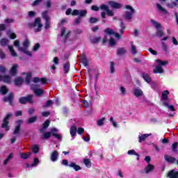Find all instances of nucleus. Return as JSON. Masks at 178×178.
Listing matches in <instances>:
<instances>
[{
	"mask_svg": "<svg viewBox=\"0 0 178 178\" xmlns=\"http://www.w3.org/2000/svg\"><path fill=\"white\" fill-rule=\"evenodd\" d=\"M29 27H37L35 29V33H38L42 30V24H41V18L38 17L35 19V22L33 24H28Z\"/></svg>",
	"mask_w": 178,
	"mask_h": 178,
	"instance_id": "5",
	"label": "nucleus"
},
{
	"mask_svg": "<svg viewBox=\"0 0 178 178\" xmlns=\"http://www.w3.org/2000/svg\"><path fill=\"white\" fill-rule=\"evenodd\" d=\"M0 73H6V67L3 65H0Z\"/></svg>",
	"mask_w": 178,
	"mask_h": 178,
	"instance_id": "58",
	"label": "nucleus"
},
{
	"mask_svg": "<svg viewBox=\"0 0 178 178\" xmlns=\"http://www.w3.org/2000/svg\"><path fill=\"white\" fill-rule=\"evenodd\" d=\"M40 163V160L38 159H35L33 163L31 164V166H37Z\"/></svg>",
	"mask_w": 178,
	"mask_h": 178,
	"instance_id": "59",
	"label": "nucleus"
},
{
	"mask_svg": "<svg viewBox=\"0 0 178 178\" xmlns=\"http://www.w3.org/2000/svg\"><path fill=\"white\" fill-rule=\"evenodd\" d=\"M22 123H23V121L22 120H19L18 121H17V126L15 127L14 131L13 133V134H14V136H19V134H20V127L22 126Z\"/></svg>",
	"mask_w": 178,
	"mask_h": 178,
	"instance_id": "14",
	"label": "nucleus"
},
{
	"mask_svg": "<svg viewBox=\"0 0 178 178\" xmlns=\"http://www.w3.org/2000/svg\"><path fill=\"white\" fill-rule=\"evenodd\" d=\"M39 149L38 145H34L32 147V151H33L34 154H38Z\"/></svg>",
	"mask_w": 178,
	"mask_h": 178,
	"instance_id": "48",
	"label": "nucleus"
},
{
	"mask_svg": "<svg viewBox=\"0 0 178 178\" xmlns=\"http://www.w3.org/2000/svg\"><path fill=\"white\" fill-rule=\"evenodd\" d=\"M134 94L136 97H141L143 94V90L140 88H136L134 90Z\"/></svg>",
	"mask_w": 178,
	"mask_h": 178,
	"instance_id": "21",
	"label": "nucleus"
},
{
	"mask_svg": "<svg viewBox=\"0 0 178 178\" xmlns=\"http://www.w3.org/2000/svg\"><path fill=\"white\" fill-rule=\"evenodd\" d=\"M156 6L157 8V10H159V12H161V13H164V15H168V10H166V9H165L163 7H162V6L159 3H156Z\"/></svg>",
	"mask_w": 178,
	"mask_h": 178,
	"instance_id": "20",
	"label": "nucleus"
},
{
	"mask_svg": "<svg viewBox=\"0 0 178 178\" xmlns=\"http://www.w3.org/2000/svg\"><path fill=\"white\" fill-rule=\"evenodd\" d=\"M15 86H22V84H23V78H22L21 76L17 77L15 79Z\"/></svg>",
	"mask_w": 178,
	"mask_h": 178,
	"instance_id": "30",
	"label": "nucleus"
},
{
	"mask_svg": "<svg viewBox=\"0 0 178 178\" xmlns=\"http://www.w3.org/2000/svg\"><path fill=\"white\" fill-rule=\"evenodd\" d=\"M125 8L127 9V11H125L124 17L126 20H131L133 19V15L136 13V10L130 5H127Z\"/></svg>",
	"mask_w": 178,
	"mask_h": 178,
	"instance_id": "4",
	"label": "nucleus"
},
{
	"mask_svg": "<svg viewBox=\"0 0 178 178\" xmlns=\"http://www.w3.org/2000/svg\"><path fill=\"white\" fill-rule=\"evenodd\" d=\"M8 44H9V40H8V38H2L0 40V45H1V47H6Z\"/></svg>",
	"mask_w": 178,
	"mask_h": 178,
	"instance_id": "34",
	"label": "nucleus"
},
{
	"mask_svg": "<svg viewBox=\"0 0 178 178\" xmlns=\"http://www.w3.org/2000/svg\"><path fill=\"white\" fill-rule=\"evenodd\" d=\"M110 65L111 73H115V63L110 62Z\"/></svg>",
	"mask_w": 178,
	"mask_h": 178,
	"instance_id": "49",
	"label": "nucleus"
},
{
	"mask_svg": "<svg viewBox=\"0 0 178 178\" xmlns=\"http://www.w3.org/2000/svg\"><path fill=\"white\" fill-rule=\"evenodd\" d=\"M167 176L170 178H178V172L175 171V170H172L168 173Z\"/></svg>",
	"mask_w": 178,
	"mask_h": 178,
	"instance_id": "19",
	"label": "nucleus"
},
{
	"mask_svg": "<svg viewBox=\"0 0 178 178\" xmlns=\"http://www.w3.org/2000/svg\"><path fill=\"white\" fill-rule=\"evenodd\" d=\"M33 92L37 97H42V95L44 94V90H42L41 88H38L36 90H35V91Z\"/></svg>",
	"mask_w": 178,
	"mask_h": 178,
	"instance_id": "26",
	"label": "nucleus"
},
{
	"mask_svg": "<svg viewBox=\"0 0 178 178\" xmlns=\"http://www.w3.org/2000/svg\"><path fill=\"white\" fill-rule=\"evenodd\" d=\"M64 72H65V73H69V71L70 70V63H66L64 65Z\"/></svg>",
	"mask_w": 178,
	"mask_h": 178,
	"instance_id": "42",
	"label": "nucleus"
},
{
	"mask_svg": "<svg viewBox=\"0 0 178 178\" xmlns=\"http://www.w3.org/2000/svg\"><path fill=\"white\" fill-rule=\"evenodd\" d=\"M34 97V95H29L27 97H22L21 98H19V104H22L23 105H26V104H27V102H29V104H33V97Z\"/></svg>",
	"mask_w": 178,
	"mask_h": 178,
	"instance_id": "11",
	"label": "nucleus"
},
{
	"mask_svg": "<svg viewBox=\"0 0 178 178\" xmlns=\"http://www.w3.org/2000/svg\"><path fill=\"white\" fill-rule=\"evenodd\" d=\"M77 133V127H76V125H72L70 127V135L72 136V137H74V136H76Z\"/></svg>",
	"mask_w": 178,
	"mask_h": 178,
	"instance_id": "24",
	"label": "nucleus"
},
{
	"mask_svg": "<svg viewBox=\"0 0 178 178\" xmlns=\"http://www.w3.org/2000/svg\"><path fill=\"white\" fill-rule=\"evenodd\" d=\"M100 9L102 10H105L107 16H109L110 17L115 16V12H113V10L109 9V6H108L105 4H102L100 6Z\"/></svg>",
	"mask_w": 178,
	"mask_h": 178,
	"instance_id": "12",
	"label": "nucleus"
},
{
	"mask_svg": "<svg viewBox=\"0 0 178 178\" xmlns=\"http://www.w3.org/2000/svg\"><path fill=\"white\" fill-rule=\"evenodd\" d=\"M8 49L11 54V56H14L15 58H17L18 56L17 53H16L15 49H13V46L8 45Z\"/></svg>",
	"mask_w": 178,
	"mask_h": 178,
	"instance_id": "31",
	"label": "nucleus"
},
{
	"mask_svg": "<svg viewBox=\"0 0 178 178\" xmlns=\"http://www.w3.org/2000/svg\"><path fill=\"white\" fill-rule=\"evenodd\" d=\"M78 134H83L84 133V128H79L78 130L76 129Z\"/></svg>",
	"mask_w": 178,
	"mask_h": 178,
	"instance_id": "64",
	"label": "nucleus"
},
{
	"mask_svg": "<svg viewBox=\"0 0 178 178\" xmlns=\"http://www.w3.org/2000/svg\"><path fill=\"white\" fill-rule=\"evenodd\" d=\"M156 63H159V66H166L169 63L168 61H163L161 60H156Z\"/></svg>",
	"mask_w": 178,
	"mask_h": 178,
	"instance_id": "41",
	"label": "nucleus"
},
{
	"mask_svg": "<svg viewBox=\"0 0 178 178\" xmlns=\"http://www.w3.org/2000/svg\"><path fill=\"white\" fill-rule=\"evenodd\" d=\"M104 121H105V118H102L101 120H99V121H97V124H98V126H103Z\"/></svg>",
	"mask_w": 178,
	"mask_h": 178,
	"instance_id": "57",
	"label": "nucleus"
},
{
	"mask_svg": "<svg viewBox=\"0 0 178 178\" xmlns=\"http://www.w3.org/2000/svg\"><path fill=\"white\" fill-rule=\"evenodd\" d=\"M131 52L133 55L137 54V47L133 44V42L131 43Z\"/></svg>",
	"mask_w": 178,
	"mask_h": 178,
	"instance_id": "40",
	"label": "nucleus"
},
{
	"mask_svg": "<svg viewBox=\"0 0 178 178\" xmlns=\"http://www.w3.org/2000/svg\"><path fill=\"white\" fill-rule=\"evenodd\" d=\"M3 100L4 102H9L10 105H13V93H10L8 97H4Z\"/></svg>",
	"mask_w": 178,
	"mask_h": 178,
	"instance_id": "15",
	"label": "nucleus"
},
{
	"mask_svg": "<svg viewBox=\"0 0 178 178\" xmlns=\"http://www.w3.org/2000/svg\"><path fill=\"white\" fill-rule=\"evenodd\" d=\"M164 159L168 162V163H175L176 161V158L172 157L168 154H165L164 156Z\"/></svg>",
	"mask_w": 178,
	"mask_h": 178,
	"instance_id": "17",
	"label": "nucleus"
},
{
	"mask_svg": "<svg viewBox=\"0 0 178 178\" xmlns=\"http://www.w3.org/2000/svg\"><path fill=\"white\" fill-rule=\"evenodd\" d=\"M177 145H178L177 142H175L172 145V149L173 152H177Z\"/></svg>",
	"mask_w": 178,
	"mask_h": 178,
	"instance_id": "47",
	"label": "nucleus"
},
{
	"mask_svg": "<svg viewBox=\"0 0 178 178\" xmlns=\"http://www.w3.org/2000/svg\"><path fill=\"white\" fill-rule=\"evenodd\" d=\"M43 19L45 20L44 29L48 30L51 27V18L48 16V10H45L42 13Z\"/></svg>",
	"mask_w": 178,
	"mask_h": 178,
	"instance_id": "9",
	"label": "nucleus"
},
{
	"mask_svg": "<svg viewBox=\"0 0 178 178\" xmlns=\"http://www.w3.org/2000/svg\"><path fill=\"white\" fill-rule=\"evenodd\" d=\"M40 47H41V45L40 44V43H36L33 48V51L34 52H37V51H38V49H40Z\"/></svg>",
	"mask_w": 178,
	"mask_h": 178,
	"instance_id": "52",
	"label": "nucleus"
},
{
	"mask_svg": "<svg viewBox=\"0 0 178 178\" xmlns=\"http://www.w3.org/2000/svg\"><path fill=\"white\" fill-rule=\"evenodd\" d=\"M107 3L111 7V9H122L123 8V4L114 1H109Z\"/></svg>",
	"mask_w": 178,
	"mask_h": 178,
	"instance_id": "13",
	"label": "nucleus"
},
{
	"mask_svg": "<svg viewBox=\"0 0 178 178\" xmlns=\"http://www.w3.org/2000/svg\"><path fill=\"white\" fill-rule=\"evenodd\" d=\"M154 165L149 163L147 165V166L145 167V173H147V175H148V173L152 172V170H154Z\"/></svg>",
	"mask_w": 178,
	"mask_h": 178,
	"instance_id": "22",
	"label": "nucleus"
},
{
	"mask_svg": "<svg viewBox=\"0 0 178 178\" xmlns=\"http://www.w3.org/2000/svg\"><path fill=\"white\" fill-rule=\"evenodd\" d=\"M99 19L97 17H90L89 19V22L91 24L97 23V22H99Z\"/></svg>",
	"mask_w": 178,
	"mask_h": 178,
	"instance_id": "50",
	"label": "nucleus"
},
{
	"mask_svg": "<svg viewBox=\"0 0 178 178\" xmlns=\"http://www.w3.org/2000/svg\"><path fill=\"white\" fill-rule=\"evenodd\" d=\"M70 31H67L65 27H62L60 30V33L58 36V38H60V37L63 38V42L64 44H66V41L67 38L70 37Z\"/></svg>",
	"mask_w": 178,
	"mask_h": 178,
	"instance_id": "6",
	"label": "nucleus"
},
{
	"mask_svg": "<svg viewBox=\"0 0 178 178\" xmlns=\"http://www.w3.org/2000/svg\"><path fill=\"white\" fill-rule=\"evenodd\" d=\"M70 168H73L74 169V170H76V172L79 171V170H81V167H80V165H76V163H71L69 165Z\"/></svg>",
	"mask_w": 178,
	"mask_h": 178,
	"instance_id": "33",
	"label": "nucleus"
},
{
	"mask_svg": "<svg viewBox=\"0 0 178 178\" xmlns=\"http://www.w3.org/2000/svg\"><path fill=\"white\" fill-rule=\"evenodd\" d=\"M165 72L163 70V68L161 65H157L156 67L153 70V73H163Z\"/></svg>",
	"mask_w": 178,
	"mask_h": 178,
	"instance_id": "25",
	"label": "nucleus"
},
{
	"mask_svg": "<svg viewBox=\"0 0 178 178\" xmlns=\"http://www.w3.org/2000/svg\"><path fill=\"white\" fill-rule=\"evenodd\" d=\"M23 48H25L26 51H27V47H30V41H29V39H26L24 42H23Z\"/></svg>",
	"mask_w": 178,
	"mask_h": 178,
	"instance_id": "45",
	"label": "nucleus"
},
{
	"mask_svg": "<svg viewBox=\"0 0 178 178\" xmlns=\"http://www.w3.org/2000/svg\"><path fill=\"white\" fill-rule=\"evenodd\" d=\"M143 77L147 83H151V76H149L148 74H143Z\"/></svg>",
	"mask_w": 178,
	"mask_h": 178,
	"instance_id": "38",
	"label": "nucleus"
},
{
	"mask_svg": "<svg viewBox=\"0 0 178 178\" xmlns=\"http://www.w3.org/2000/svg\"><path fill=\"white\" fill-rule=\"evenodd\" d=\"M12 117V113H8L6 118H4L3 119V122L1 125V127L3 129H6V131H9V126H8V124H9V120L10 119V118Z\"/></svg>",
	"mask_w": 178,
	"mask_h": 178,
	"instance_id": "10",
	"label": "nucleus"
},
{
	"mask_svg": "<svg viewBox=\"0 0 178 178\" xmlns=\"http://www.w3.org/2000/svg\"><path fill=\"white\" fill-rule=\"evenodd\" d=\"M82 104H83L84 108H88V106H90V104H88V102H87L86 100H83L82 102Z\"/></svg>",
	"mask_w": 178,
	"mask_h": 178,
	"instance_id": "63",
	"label": "nucleus"
},
{
	"mask_svg": "<svg viewBox=\"0 0 178 178\" xmlns=\"http://www.w3.org/2000/svg\"><path fill=\"white\" fill-rule=\"evenodd\" d=\"M72 16H79L74 19V24H80L81 19L87 16V10H74L72 11Z\"/></svg>",
	"mask_w": 178,
	"mask_h": 178,
	"instance_id": "2",
	"label": "nucleus"
},
{
	"mask_svg": "<svg viewBox=\"0 0 178 178\" xmlns=\"http://www.w3.org/2000/svg\"><path fill=\"white\" fill-rule=\"evenodd\" d=\"M150 22L152 24H153V26H154V27L157 29V31L156 33V35H157V37H163L164 33H163V31L161 29V24L158 23L154 19H151Z\"/></svg>",
	"mask_w": 178,
	"mask_h": 178,
	"instance_id": "7",
	"label": "nucleus"
},
{
	"mask_svg": "<svg viewBox=\"0 0 178 178\" xmlns=\"http://www.w3.org/2000/svg\"><path fill=\"white\" fill-rule=\"evenodd\" d=\"M100 41L101 37H96L90 39V42H92V44H98V42Z\"/></svg>",
	"mask_w": 178,
	"mask_h": 178,
	"instance_id": "39",
	"label": "nucleus"
},
{
	"mask_svg": "<svg viewBox=\"0 0 178 178\" xmlns=\"http://www.w3.org/2000/svg\"><path fill=\"white\" fill-rule=\"evenodd\" d=\"M168 95H169V91L164 90L161 94V100L165 101L168 99Z\"/></svg>",
	"mask_w": 178,
	"mask_h": 178,
	"instance_id": "35",
	"label": "nucleus"
},
{
	"mask_svg": "<svg viewBox=\"0 0 178 178\" xmlns=\"http://www.w3.org/2000/svg\"><path fill=\"white\" fill-rule=\"evenodd\" d=\"M83 163L86 165V168H91V161L88 159H83Z\"/></svg>",
	"mask_w": 178,
	"mask_h": 178,
	"instance_id": "44",
	"label": "nucleus"
},
{
	"mask_svg": "<svg viewBox=\"0 0 178 178\" xmlns=\"http://www.w3.org/2000/svg\"><path fill=\"white\" fill-rule=\"evenodd\" d=\"M91 10H94L95 12H98V10H99V7H98L97 6H92Z\"/></svg>",
	"mask_w": 178,
	"mask_h": 178,
	"instance_id": "60",
	"label": "nucleus"
},
{
	"mask_svg": "<svg viewBox=\"0 0 178 178\" xmlns=\"http://www.w3.org/2000/svg\"><path fill=\"white\" fill-rule=\"evenodd\" d=\"M19 155L22 159H29V158H30V155H31V152H29L28 153L21 152V153H19Z\"/></svg>",
	"mask_w": 178,
	"mask_h": 178,
	"instance_id": "32",
	"label": "nucleus"
},
{
	"mask_svg": "<svg viewBox=\"0 0 178 178\" xmlns=\"http://www.w3.org/2000/svg\"><path fill=\"white\" fill-rule=\"evenodd\" d=\"M2 81H4V83H10V76L8 75L3 76Z\"/></svg>",
	"mask_w": 178,
	"mask_h": 178,
	"instance_id": "46",
	"label": "nucleus"
},
{
	"mask_svg": "<svg viewBox=\"0 0 178 178\" xmlns=\"http://www.w3.org/2000/svg\"><path fill=\"white\" fill-rule=\"evenodd\" d=\"M151 136L150 134H142L140 136H138V143H143V141H145V140H147V138H148V136Z\"/></svg>",
	"mask_w": 178,
	"mask_h": 178,
	"instance_id": "23",
	"label": "nucleus"
},
{
	"mask_svg": "<svg viewBox=\"0 0 178 178\" xmlns=\"http://www.w3.org/2000/svg\"><path fill=\"white\" fill-rule=\"evenodd\" d=\"M38 120V117L33 116L28 119L26 121L27 124H31V123H35L37 120Z\"/></svg>",
	"mask_w": 178,
	"mask_h": 178,
	"instance_id": "27",
	"label": "nucleus"
},
{
	"mask_svg": "<svg viewBox=\"0 0 178 178\" xmlns=\"http://www.w3.org/2000/svg\"><path fill=\"white\" fill-rule=\"evenodd\" d=\"M19 68V65L17 64H14L10 70V74L11 76H15L17 74V69Z\"/></svg>",
	"mask_w": 178,
	"mask_h": 178,
	"instance_id": "16",
	"label": "nucleus"
},
{
	"mask_svg": "<svg viewBox=\"0 0 178 178\" xmlns=\"http://www.w3.org/2000/svg\"><path fill=\"white\" fill-rule=\"evenodd\" d=\"M49 120H46L43 123L42 127L40 129V131L41 133H44L42 138H44V140H48V138H49L51 136H52V132H45L47 131V129L49 127Z\"/></svg>",
	"mask_w": 178,
	"mask_h": 178,
	"instance_id": "3",
	"label": "nucleus"
},
{
	"mask_svg": "<svg viewBox=\"0 0 178 178\" xmlns=\"http://www.w3.org/2000/svg\"><path fill=\"white\" fill-rule=\"evenodd\" d=\"M31 79V73H28L26 77V82L27 83V84H30Z\"/></svg>",
	"mask_w": 178,
	"mask_h": 178,
	"instance_id": "51",
	"label": "nucleus"
},
{
	"mask_svg": "<svg viewBox=\"0 0 178 178\" xmlns=\"http://www.w3.org/2000/svg\"><path fill=\"white\" fill-rule=\"evenodd\" d=\"M12 158H13V153H10L8 158L4 160L3 165H8V163L12 159Z\"/></svg>",
	"mask_w": 178,
	"mask_h": 178,
	"instance_id": "43",
	"label": "nucleus"
},
{
	"mask_svg": "<svg viewBox=\"0 0 178 178\" xmlns=\"http://www.w3.org/2000/svg\"><path fill=\"white\" fill-rule=\"evenodd\" d=\"M120 90L121 95H126V94L127 93L126 91V88L123 86H121L120 88Z\"/></svg>",
	"mask_w": 178,
	"mask_h": 178,
	"instance_id": "54",
	"label": "nucleus"
},
{
	"mask_svg": "<svg viewBox=\"0 0 178 178\" xmlns=\"http://www.w3.org/2000/svg\"><path fill=\"white\" fill-rule=\"evenodd\" d=\"M8 88H6L5 86H3L0 88V92L2 94V95L8 94Z\"/></svg>",
	"mask_w": 178,
	"mask_h": 178,
	"instance_id": "36",
	"label": "nucleus"
},
{
	"mask_svg": "<svg viewBox=\"0 0 178 178\" xmlns=\"http://www.w3.org/2000/svg\"><path fill=\"white\" fill-rule=\"evenodd\" d=\"M81 62L84 66H88V60H87V57L86 56V54H82L81 56Z\"/></svg>",
	"mask_w": 178,
	"mask_h": 178,
	"instance_id": "29",
	"label": "nucleus"
},
{
	"mask_svg": "<svg viewBox=\"0 0 178 178\" xmlns=\"http://www.w3.org/2000/svg\"><path fill=\"white\" fill-rule=\"evenodd\" d=\"M59 156V153L56 150L53 151V152L51 154V161L52 162H56V161H58V158Z\"/></svg>",
	"mask_w": 178,
	"mask_h": 178,
	"instance_id": "18",
	"label": "nucleus"
},
{
	"mask_svg": "<svg viewBox=\"0 0 178 178\" xmlns=\"http://www.w3.org/2000/svg\"><path fill=\"white\" fill-rule=\"evenodd\" d=\"M148 51L152 53V55H158V52L152 49V48H149Z\"/></svg>",
	"mask_w": 178,
	"mask_h": 178,
	"instance_id": "62",
	"label": "nucleus"
},
{
	"mask_svg": "<svg viewBox=\"0 0 178 178\" xmlns=\"http://www.w3.org/2000/svg\"><path fill=\"white\" fill-rule=\"evenodd\" d=\"M163 105L168 108L170 111H172V112L175 111V106L173 105H169V104H168L166 102H163Z\"/></svg>",
	"mask_w": 178,
	"mask_h": 178,
	"instance_id": "37",
	"label": "nucleus"
},
{
	"mask_svg": "<svg viewBox=\"0 0 178 178\" xmlns=\"http://www.w3.org/2000/svg\"><path fill=\"white\" fill-rule=\"evenodd\" d=\"M54 104V102L52 100H47L46 104L43 106V108H48L49 106H51Z\"/></svg>",
	"mask_w": 178,
	"mask_h": 178,
	"instance_id": "56",
	"label": "nucleus"
},
{
	"mask_svg": "<svg viewBox=\"0 0 178 178\" xmlns=\"http://www.w3.org/2000/svg\"><path fill=\"white\" fill-rule=\"evenodd\" d=\"M120 34L118 33H115L113 31V29L111 28H107L104 30V32H106V34H108V35H115V38L120 39L122 38V35H123V33H124V29H126V26H124V24L123 22H121L120 24Z\"/></svg>",
	"mask_w": 178,
	"mask_h": 178,
	"instance_id": "1",
	"label": "nucleus"
},
{
	"mask_svg": "<svg viewBox=\"0 0 178 178\" xmlns=\"http://www.w3.org/2000/svg\"><path fill=\"white\" fill-rule=\"evenodd\" d=\"M52 136L57 138V140H59L60 141H62V136L56 134V133H52Z\"/></svg>",
	"mask_w": 178,
	"mask_h": 178,
	"instance_id": "55",
	"label": "nucleus"
},
{
	"mask_svg": "<svg viewBox=\"0 0 178 178\" xmlns=\"http://www.w3.org/2000/svg\"><path fill=\"white\" fill-rule=\"evenodd\" d=\"M126 52L127 51H126V49H124V47H120L117 50V55H118L119 56H122V55H124Z\"/></svg>",
	"mask_w": 178,
	"mask_h": 178,
	"instance_id": "28",
	"label": "nucleus"
},
{
	"mask_svg": "<svg viewBox=\"0 0 178 178\" xmlns=\"http://www.w3.org/2000/svg\"><path fill=\"white\" fill-rule=\"evenodd\" d=\"M14 46L17 47L18 51L24 52V54H26V55H28V56H33L31 51L26 50V48H23V47H20V42L19 41V40H15Z\"/></svg>",
	"mask_w": 178,
	"mask_h": 178,
	"instance_id": "8",
	"label": "nucleus"
},
{
	"mask_svg": "<svg viewBox=\"0 0 178 178\" xmlns=\"http://www.w3.org/2000/svg\"><path fill=\"white\" fill-rule=\"evenodd\" d=\"M38 86L36 84H32L31 86V90L32 91H33V92L35 91V90H38V88H37Z\"/></svg>",
	"mask_w": 178,
	"mask_h": 178,
	"instance_id": "61",
	"label": "nucleus"
},
{
	"mask_svg": "<svg viewBox=\"0 0 178 178\" xmlns=\"http://www.w3.org/2000/svg\"><path fill=\"white\" fill-rule=\"evenodd\" d=\"M128 155H136V156H140L138 153L136 152V150L131 149L128 151Z\"/></svg>",
	"mask_w": 178,
	"mask_h": 178,
	"instance_id": "53",
	"label": "nucleus"
}]
</instances>
